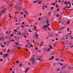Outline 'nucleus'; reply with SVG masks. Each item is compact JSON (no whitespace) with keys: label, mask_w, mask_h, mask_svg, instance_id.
I'll return each mask as SVG.
<instances>
[{"label":"nucleus","mask_w":73,"mask_h":73,"mask_svg":"<svg viewBox=\"0 0 73 73\" xmlns=\"http://www.w3.org/2000/svg\"><path fill=\"white\" fill-rule=\"evenodd\" d=\"M48 26H46V25H45V26H43V28L44 30H45V31H46V30H47L46 29L47 28H48Z\"/></svg>","instance_id":"f257e3e1"},{"label":"nucleus","mask_w":73,"mask_h":73,"mask_svg":"<svg viewBox=\"0 0 73 73\" xmlns=\"http://www.w3.org/2000/svg\"><path fill=\"white\" fill-rule=\"evenodd\" d=\"M21 32H20V31H18L17 32V35H20V36H21Z\"/></svg>","instance_id":"f03ea898"},{"label":"nucleus","mask_w":73,"mask_h":73,"mask_svg":"<svg viewBox=\"0 0 73 73\" xmlns=\"http://www.w3.org/2000/svg\"><path fill=\"white\" fill-rule=\"evenodd\" d=\"M1 12H2V15L3 14V13H5V11L4 10H2Z\"/></svg>","instance_id":"7ed1b4c3"},{"label":"nucleus","mask_w":73,"mask_h":73,"mask_svg":"<svg viewBox=\"0 0 73 73\" xmlns=\"http://www.w3.org/2000/svg\"><path fill=\"white\" fill-rule=\"evenodd\" d=\"M38 2V1H33V3H35V4H36L37 2Z\"/></svg>","instance_id":"20e7f679"},{"label":"nucleus","mask_w":73,"mask_h":73,"mask_svg":"<svg viewBox=\"0 0 73 73\" xmlns=\"http://www.w3.org/2000/svg\"><path fill=\"white\" fill-rule=\"evenodd\" d=\"M50 21L49 20H48V19H47V20L46 21V23H49V22L48 21Z\"/></svg>","instance_id":"39448f33"},{"label":"nucleus","mask_w":73,"mask_h":73,"mask_svg":"<svg viewBox=\"0 0 73 73\" xmlns=\"http://www.w3.org/2000/svg\"><path fill=\"white\" fill-rule=\"evenodd\" d=\"M34 60V57H33L32 58L30 59V60L31 61H33Z\"/></svg>","instance_id":"423d86ee"},{"label":"nucleus","mask_w":73,"mask_h":73,"mask_svg":"<svg viewBox=\"0 0 73 73\" xmlns=\"http://www.w3.org/2000/svg\"><path fill=\"white\" fill-rule=\"evenodd\" d=\"M35 61H36V60L34 59V60L32 61V62L33 64H35Z\"/></svg>","instance_id":"0eeeda50"},{"label":"nucleus","mask_w":73,"mask_h":73,"mask_svg":"<svg viewBox=\"0 0 73 73\" xmlns=\"http://www.w3.org/2000/svg\"><path fill=\"white\" fill-rule=\"evenodd\" d=\"M27 70H28V68H26V70H25V73H27Z\"/></svg>","instance_id":"6e6552de"},{"label":"nucleus","mask_w":73,"mask_h":73,"mask_svg":"<svg viewBox=\"0 0 73 73\" xmlns=\"http://www.w3.org/2000/svg\"><path fill=\"white\" fill-rule=\"evenodd\" d=\"M33 27H34V29H37V27H36V26L34 25Z\"/></svg>","instance_id":"1a4fd4ad"},{"label":"nucleus","mask_w":73,"mask_h":73,"mask_svg":"<svg viewBox=\"0 0 73 73\" xmlns=\"http://www.w3.org/2000/svg\"><path fill=\"white\" fill-rule=\"evenodd\" d=\"M53 8H54V7H51V10H53Z\"/></svg>","instance_id":"9d476101"},{"label":"nucleus","mask_w":73,"mask_h":73,"mask_svg":"<svg viewBox=\"0 0 73 73\" xmlns=\"http://www.w3.org/2000/svg\"><path fill=\"white\" fill-rule=\"evenodd\" d=\"M10 36H11V37H12V36H13V34H12L10 35Z\"/></svg>","instance_id":"9b49d317"},{"label":"nucleus","mask_w":73,"mask_h":73,"mask_svg":"<svg viewBox=\"0 0 73 73\" xmlns=\"http://www.w3.org/2000/svg\"><path fill=\"white\" fill-rule=\"evenodd\" d=\"M44 7H45V6H42V9L43 10H44Z\"/></svg>","instance_id":"f8f14e48"},{"label":"nucleus","mask_w":73,"mask_h":73,"mask_svg":"<svg viewBox=\"0 0 73 73\" xmlns=\"http://www.w3.org/2000/svg\"><path fill=\"white\" fill-rule=\"evenodd\" d=\"M67 4H70V2H67Z\"/></svg>","instance_id":"ddd939ff"},{"label":"nucleus","mask_w":73,"mask_h":73,"mask_svg":"<svg viewBox=\"0 0 73 73\" xmlns=\"http://www.w3.org/2000/svg\"><path fill=\"white\" fill-rule=\"evenodd\" d=\"M0 15H1V16L3 15L2 14V13L1 12V11H0Z\"/></svg>","instance_id":"4468645a"},{"label":"nucleus","mask_w":73,"mask_h":73,"mask_svg":"<svg viewBox=\"0 0 73 73\" xmlns=\"http://www.w3.org/2000/svg\"><path fill=\"white\" fill-rule=\"evenodd\" d=\"M50 49H53V47H52V46H50Z\"/></svg>","instance_id":"2eb2a0df"},{"label":"nucleus","mask_w":73,"mask_h":73,"mask_svg":"<svg viewBox=\"0 0 73 73\" xmlns=\"http://www.w3.org/2000/svg\"><path fill=\"white\" fill-rule=\"evenodd\" d=\"M16 63H17V64H19V61L17 60L16 62Z\"/></svg>","instance_id":"dca6fc26"},{"label":"nucleus","mask_w":73,"mask_h":73,"mask_svg":"<svg viewBox=\"0 0 73 73\" xmlns=\"http://www.w3.org/2000/svg\"><path fill=\"white\" fill-rule=\"evenodd\" d=\"M18 42H16L15 45H19V44H18Z\"/></svg>","instance_id":"f3484780"},{"label":"nucleus","mask_w":73,"mask_h":73,"mask_svg":"<svg viewBox=\"0 0 73 73\" xmlns=\"http://www.w3.org/2000/svg\"><path fill=\"white\" fill-rule=\"evenodd\" d=\"M7 53H9V52H10V50H8L7 51Z\"/></svg>","instance_id":"a211bd4d"},{"label":"nucleus","mask_w":73,"mask_h":73,"mask_svg":"<svg viewBox=\"0 0 73 73\" xmlns=\"http://www.w3.org/2000/svg\"><path fill=\"white\" fill-rule=\"evenodd\" d=\"M30 46L31 47H32L33 46L32 45V44H31Z\"/></svg>","instance_id":"6ab92c4d"},{"label":"nucleus","mask_w":73,"mask_h":73,"mask_svg":"<svg viewBox=\"0 0 73 73\" xmlns=\"http://www.w3.org/2000/svg\"><path fill=\"white\" fill-rule=\"evenodd\" d=\"M67 8H70V7L68 6H67Z\"/></svg>","instance_id":"aec40b11"},{"label":"nucleus","mask_w":73,"mask_h":73,"mask_svg":"<svg viewBox=\"0 0 73 73\" xmlns=\"http://www.w3.org/2000/svg\"><path fill=\"white\" fill-rule=\"evenodd\" d=\"M37 49H38V48L36 47L35 48V50H37Z\"/></svg>","instance_id":"412c9836"},{"label":"nucleus","mask_w":73,"mask_h":73,"mask_svg":"<svg viewBox=\"0 0 73 73\" xmlns=\"http://www.w3.org/2000/svg\"><path fill=\"white\" fill-rule=\"evenodd\" d=\"M50 48H48L47 52H49V51H50Z\"/></svg>","instance_id":"4be33fe9"},{"label":"nucleus","mask_w":73,"mask_h":73,"mask_svg":"<svg viewBox=\"0 0 73 73\" xmlns=\"http://www.w3.org/2000/svg\"><path fill=\"white\" fill-rule=\"evenodd\" d=\"M48 13L50 16L51 15V14H50V12Z\"/></svg>","instance_id":"5701e85b"},{"label":"nucleus","mask_w":73,"mask_h":73,"mask_svg":"<svg viewBox=\"0 0 73 73\" xmlns=\"http://www.w3.org/2000/svg\"><path fill=\"white\" fill-rule=\"evenodd\" d=\"M22 65V63H21L20 65L19 66V67H21Z\"/></svg>","instance_id":"b1692460"},{"label":"nucleus","mask_w":73,"mask_h":73,"mask_svg":"<svg viewBox=\"0 0 73 73\" xmlns=\"http://www.w3.org/2000/svg\"><path fill=\"white\" fill-rule=\"evenodd\" d=\"M1 47H2V48H4V45H2Z\"/></svg>","instance_id":"393cba45"},{"label":"nucleus","mask_w":73,"mask_h":73,"mask_svg":"<svg viewBox=\"0 0 73 73\" xmlns=\"http://www.w3.org/2000/svg\"><path fill=\"white\" fill-rule=\"evenodd\" d=\"M13 4H12L11 5H10V7H11L13 6Z\"/></svg>","instance_id":"a878e982"},{"label":"nucleus","mask_w":73,"mask_h":73,"mask_svg":"<svg viewBox=\"0 0 73 73\" xmlns=\"http://www.w3.org/2000/svg\"><path fill=\"white\" fill-rule=\"evenodd\" d=\"M5 56H6V57H7L8 56V54H5Z\"/></svg>","instance_id":"bb28decb"},{"label":"nucleus","mask_w":73,"mask_h":73,"mask_svg":"<svg viewBox=\"0 0 73 73\" xmlns=\"http://www.w3.org/2000/svg\"><path fill=\"white\" fill-rule=\"evenodd\" d=\"M56 16H58V17H59V15H58V14H57V15H56Z\"/></svg>","instance_id":"cd10ccee"},{"label":"nucleus","mask_w":73,"mask_h":73,"mask_svg":"<svg viewBox=\"0 0 73 73\" xmlns=\"http://www.w3.org/2000/svg\"><path fill=\"white\" fill-rule=\"evenodd\" d=\"M67 30L68 32H69V28H68Z\"/></svg>","instance_id":"c85d7f7f"},{"label":"nucleus","mask_w":73,"mask_h":73,"mask_svg":"<svg viewBox=\"0 0 73 73\" xmlns=\"http://www.w3.org/2000/svg\"><path fill=\"white\" fill-rule=\"evenodd\" d=\"M42 13H40V14L39 15V16H41V14Z\"/></svg>","instance_id":"c756f323"},{"label":"nucleus","mask_w":73,"mask_h":73,"mask_svg":"<svg viewBox=\"0 0 73 73\" xmlns=\"http://www.w3.org/2000/svg\"><path fill=\"white\" fill-rule=\"evenodd\" d=\"M25 16H26L24 14V17H25H25H25Z\"/></svg>","instance_id":"7c9ffc66"},{"label":"nucleus","mask_w":73,"mask_h":73,"mask_svg":"<svg viewBox=\"0 0 73 73\" xmlns=\"http://www.w3.org/2000/svg\"><path fill=\"white\" fill-rule=\"evenodd\" d=\"M51 58H52V59H53V58H54V56H52Z\"/></svg>","instance_id":"2f4dec72"},{"label":"nucleus","mask_w":73,"mask_h":73,"mask_svg":"<svg viewBox=\"0 0 73 73\" xmlns=\"http://www.w3.org/2000/svg\"><path fill=\"white\" fill-rule=\"evenodd\" d=\"M56 61H58V58H56Z\"/></svg>","instance_id":"473e14b6"},{"label":"nucleus","mask_w":73,"mask_h":73,"mask_svg":"<svg viewBox=\"0 0 73 73\" xmlns=\"http://www.w3.org/2000/svg\"><path fill=\"white\" fill-rule=\"evenodd\" d=\"M14 31L15 32H17V30H16V29H15Z\"/></svg>","instance_id":"72a5a7b5"},{"label":"nucleus","mask_w":73,"mask_h":73,"mask_svg":"<svg viewBox=\"0 0 73 73\" xmlns=\"http://www.w3.org/2000/svg\"><path fill=\"white\" fill-rule=\"evenodd\" d=\"M15 41V40H13V39H12L11 41Z\"/></svg>","instance_id":"f704fd0d"},{"label":"nucleus","mask_w":73,"mask_h":73,"mask_svg":"<svg viewBox=\"0 0 73 73\" xmlns=\"http://www.w3.org/2000/svg\"><path fill=\"white\" fill-rule=\"evenodd\" d=\"M61 30H62V29H60L58 31H61Z\"/></svg>","instance_id":"c9c22d12"},{"label":"nucleus","mask_w":73,"mask_h":73,"mask_svg":"<svg viewBox=\"0 0 73 73\" xmlns=\"http://www.w3.org/2000/svg\"><path fill=\"white\" fill-rule=\"evenodd\" d=\"M62 29H65V27H63L62 28Z\"/></svg>","instance_id":"e433bc0d"},{"label":"nucleus","mask_w":73,"mask_h":73,"mask_svg":"<svg viewBox=\"0 0 73 73\" xmlns=\"http://www.w3.org/2000/svg\"><path fill=\"white\" fill-rule=\"evenodd\" d=\"M56 41H57V40H58V38H56Z\"/></svg>","instance_id":"4c0bfd02"},{"label":"nucleus","mask_w":73,"mask_h":73,"mask_svg":"<svg viewBox=\"0 0 73 73\" xmlns=\"http://www.w3.org/2000/svg\"><path fill=\"white\" fill-rule=\"evenodd\" d=\"M10 70L11 71H12V68H10Z\"/></svg>","instance_id":"58836bf2"},{"label":"nucleus","mask_w":73,"mask_h":73,"mask_svg":"<svg viewBox=\"0 0 73 73\" xmlns=\"http://www.w3.org/2000/svg\"><path fill=\"white\" fill-rule=\"evenodd\" d=\"M67 24H69V22H67Z\"/></svg>","instance_id":"ea45409f"},{"label":"nucleus","mask_w":73,"mask_h":73,"mask_svg":"<svg viewBox=\"0 0 73 73\" xmlns=\"http://www.w3.org/2000/svg\"><path fill=\"white\" fill-rule=\"evenodd\" d=\"M3 61V59H0V61Z\"/></svg>","instance_id":"a19ab883"},{"label":"nucleus","mask_w":73,"mask_h":73,"mask_svg":"<svg viewBox=\"0 0 73 73\" xmlns=\"http://www.w3.org/2000/svg\"><path fill=\"white\" fill-rule=\"evenodd\" d=\"M71 68H70V67H68V69H71Z\"/></svg>","instance_id":"79ce46f5"},{"label":"nucleus","mask_w":73,"mask_h":73,"mask_svg":"<svg viewBox=\"0 0 73 73\" xmlns=\"http://www.w3.org/2000/svg\"><path fill=\"white\" fill-rule=\"evenodd\" d=\"M48 29L50 30H51V29H50L49 28H48Z\"/></svg>","instance_id":"37998d69"},{"label":"nucleus","mask_w":73,"mask_h":73,"mask_svg":"<svg viewBox=\"0 0 73 73\" xmlns=\"http://www.w3.org/2000/svg\"><path fill=\"white\" fill-rule=\"evenodd\" d=\"M55 4H56V3L55 2V3H53V5H55Z\"/></svg>","instance_id":"c03bdc74"},{"label":"nucleus","mask_w":73,"mask_h":73,"mask_svg":"<svg viewBox=\"0 0 73 73\" xmlns=\"http://www.w3.org/2000/svg\"><path fill=\"white\" fill-rule=\"evenodd\" d=\"M60 65H62V63H60Z\"/></svg>","instance_id":"a18cd8bd"},{"label":"nucleus","mask_w":73,"mask_h":73,"mask_svg":"<svg viewBox=\"0 0 73 73\" xmlns=\"http://www.w3.org/2000/svg\"><path fill=\"white\" fill-rule=\"evenodd\" d=\"M47 25H50V23L47 24Z\"/></svg>","instance_id":"49530a36"},{"label":"nucleus","mask_w":73,"mask_h":73,"mask_svg":"<svg viewBox=\"0 0 73 73\" xmlns=\"http://www.w3.org/2000/svg\"><path fill=\"white\" fill-rule=\"evenodd\" d=\"M40 59H41V57H40V58H38V60H40Z\"/></svg>","instance_id":"de8ad7c7"},{"label":"nucleus","mask_w":73,"mask_h":73,"mask_svg":"<svg viewBox=\"0 0 73 73\" xmlns=\"http://www.w3.org/2000/svg\"><path fill=\"white\" fill-rule=\"evenodd\" d=\"M38 36V34H36L35 35V36Z\"/></svg>","instance_id":"09e8293b"},{"label":"nucleus","mask_w":73,"mask_h":73,"mask_svg":"<svg viewBox=\"0 0 73 73\" xmlns=\"http://www.w3.org/2000/svg\"><path fill=\"white\" fill-rule=\"evenodd\" d=\"M49 60H52V58H49Z\"/></svg>","instance_id":"8fccbe9b"},{"label":"nucleus","mask_w":73,"mask_h":73,"mask_svg":"<svg viewBox=\"0 0 73 73\" xmlns=\"http://www.w3.org/2000/svg\"><path fill=\"white\" fill-rule=\"evenodd\" d=\"M66 2H64L65 5H66Z\"/></svg>","instance_id":"3c124183"},{"label":"nucleus","mask_w":73,"mask_h":73,"mask_svg":"<svg viewBox=\"0 0 73 73\" xmlns=\"http://www.w3.org/2000/svg\"><path fill=\"white\" fill-rule=\"evenodd\" d=\"M30 44H31V43H28V45H30Z\"/></svg>","instance_id":"603ef678"},{"label":"nucleus","mask_w":73,"mask_h":73,"mask_svg":"<svg viewBox=\"0 0 73 73\" xmlns=\"http://www.w3.org/2000/svg\"><path fill=\"white\" fill-rule=\"evenodd\" d=\"M65 9H66L64 7V9H63V10L64 11V10Z\"/></svg>","instance_id":"864d4df0"},{"label":"nucleus","mask_w":73,"mask_h":73,"mask_svg":"<svg viewBox=\"0 0 73 73\" xmlns=\"http://www.w3.org/2000/svg\"><path fill=\"white\" fill-rule=\"evenodd\" d=\"M44 43V42H41V43L42 44H43V43Z\"/></svg>","instance_id":"5fc2aeb1"},{"label":"nucleus","mask_w":73,"mask_h":73,"mask_svg":"<svg viewBox=\"0 0 73 73\" xmlns=\"http://www.w3.org/2000/svg\"><path fill=\"white\" fill-rule=\"evenodd\" d=\"M25 50H26V51H28V50L27 49H26Z\"/></svg>","instance_id":"6e6d98bb"},{"label":"nucleus","mask_w":73,"mask_h":73,"mask_svg":"<svg viewBox=\"0 0 73 73\" xmlns=\"http://www.w3.org/2000/svg\"><path fill=\"white\" fill-rule=\"evenodd\" d=\"M4 44H6V42H4Z\"/></svg>","instance_id":"4d7b16f0"},{"label":"nucleus","mask_w":73,"mask_h":73,"mask_svg":"<svg viewBox=\"0 0 73 73\" xmlns=\"http://www.w3.org/2000/svg\"><path fill=\"white\" fill-rule=\"evenodd\" d=\"M29 31H30V32H31L32 31H31V30H29Z\"/></svg>","instance_id":"13d9d810"},{"label":"nucleus","mask_w":73,"mask_h":73,"mask_svg":"<svg viewBox=\"0 0 73 73\" xmlns=\"http://www.w3.org/2000/svg\"><path fill=\"white\" fill-rule=\"evenodd\" d=\"M70 11H72V10H73V9H70Z\"/></svg>","instance_id":"bf43d9fd"},{"label":"nucleus","mask_w":73,"mask_h":73,"mask_svg":"<svg viewBox=\"0 0 73 73\" xmlns=\"http://www.w3.org/2000/svg\"><path fill=\"white\" fill-rule=\"evenodd\" d=\"M55 2L56 3H57V0Z\"/></svg>","instance_id":"052dcab7"},{"label":"nucleus","mask_w":73,"mask_h":73,"mask_svg":"<svg viewBox=\"0 0 73 73\" xmlns=\"http://www.w3.org/2000/svg\"><path fill=\"white\" fill-rule=\"evenodd\" d=\"M23 27H24V26H21L22 28H23Z\"/></svg>","instance_id":"680f3d73"},{"label":"nucleus","mask_w":73,"mask_h":73,"mask_svg":"<svg viewBox=\"0 0 73 73\" xmlns=\"http://www.w3.org/2000/svg\"><path fill=\"white\" fill-rule=\"evenodd\" d=\"M24 23H25L24 22H23L22 23V25H23V24H24Z\"/></svg>","instance_id":"e2e57ef3"},{"label":"nucleus","mask_w":73,"mask_h":73,"mask_svg":"<svg viewBox=\"0 0 73 73\" xmlns=\"http://www.w3.org/2000/svg\"><path fill=\"white\" fill-rule=\"evenodd\" d=\"M3 38V36H1V39H2V38Z\"/></svg>","instance_id":"0e129e2a"},{"label":"nucleus","mask_w":73,"mask_h":73,"mask_svg":"<svg viewBox=\"0 0 73 73\" xmlns=\"http://www.w3.org/2000/svg\"><path fill=\"white\" fill-rule=\"evenodd\" d=\"M2 54H3V53L2 52H1V53L0 54H1V55Z\"/></svg>","instance_id":"69168bd1"},{"label":"nucleus","mask_w":73,"mask_h":73,"mask_svg":"<svg viewBox=\"0 0 73 73\" xmlns=\"http://www.w3.org/2000/svg\"><path fill=\"white\" fill-rule=\"evenodd\" d=\"M27 37V36H26V35H25L24 36V37L26 38Z\"/></svg>","instance_id":"338daca9"},{"label":"nucleus","mask_w":73,"mask_h":73,"mask_svg":"<svg viewBox=\"0 0 73 73\" xmlns=\"http://www.w3.org/2000/svg\"><path fill=\"white\" fill-rule=\"evenodd\" d=\"M71 39V40H72V39H73V37H72Z\"/></svg>","instance_id":"774afa93"}]
</instances>
